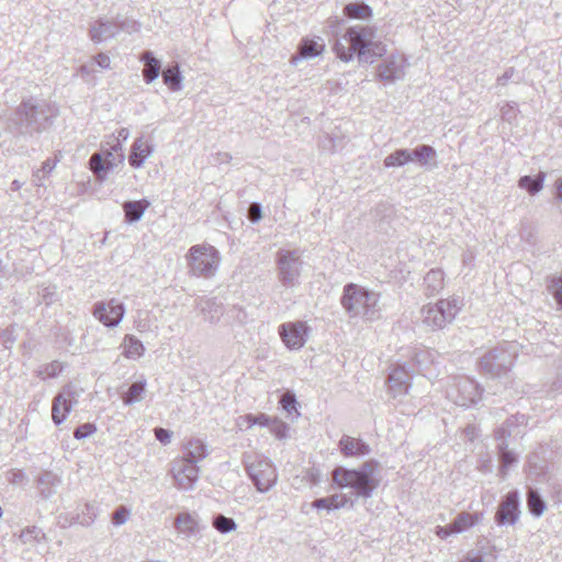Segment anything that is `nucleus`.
Returning a JSON list of instances; mask_svg holds the SVG:
<instances>
[{
  "mask_svg": "<svg viewBox=\"0 0 562 562\" xmlns=\"http://www.w3.org/2000/svg\"><path fill=\"white\" fill-rule=\"evenodd\" d=\"M130 137V131L128 128L126 127H121L119 131H117V144L113 146V150H119L121 149V142H125L127 140V138Z\"/></svg>",
  "mask_w": 562,
  "mask_h": 562,
  "instance_id": "56",
  "label": "nucleus"
},
{
  "mask_svg": "<svg viewBox=\"0 0 562 562\" xmlns=\"http://www.w3.org/2000/svg\"><path fill=\"white\" fill-rule=\"evenodd\" d=\"M557 198L562 201V178L555 181Z\"/></svg>",
  "mask_w": 562,
  "mask_h": 562,
  "instance_id": "62",
  "label": "nucleus"
},
{
  "mask_svg": "<svg viewBox=\"0 0 562 562\" xmlns=\"http://www.w3.org/2000/svg\"><path fill=\"white\" fill-rule=\"evenodd\" d=\"M154 153V146L144 136L137 137L131 146V154L128 156L130 165L139 169L144 166L146 159Z\"/></svg>",
  "mask_w": 562,
  "mask_h": 562,
  "instance_id": "19",
  "label": "nucleus"
},
{
  "mask_svg": "<svg viewBox=\"0 0 562 562\" xmlns=\"http://www.w3.org/2000/svg\"><path fill=\"white\" fill-rule=\"evenodd\" d=\"M63 370H64V364L57 360H54L49 363L40 366L36 369L35 374L37 378H40L42 380H46L49 378H56L57 375H59L63 372Z\"/></svg>",
  "mask_w": 562,
  "mask_h": 562,
  "instance_id": "41",
  "label": "nucleus"
},
{
  "mask_svg": "<svg viewBox=\"0 0 562 562\" xmlns=\"http://www.w3.org/2000/svg\"><path fill=\"white\" fill-rule=\"evenodd\" d=\"M20 541L29 547H35L45 540V533L36 526L26 527L19 535Z\"/></svg>",
  "mask_w": 562,
  "mask_h": 562,
  "instance_id": "35",
  "label": "nucleus"
},
{
  "mask_svg": "<svg viewBox=\"0 0 562 562\" xmlns=\"http://www.w3.org/2000/svg\"><path fill=\"white\" fill-rule=\"evenodd\" d=\"M425 292L428 296L438 294L443 289V272L431 269L424 278Z\"/></svg>",
  "mask_w": 562,
  "mask_h": 562,
  "instance_id": "30",
  "label": "nucleus"
},
{
  "mask_svg": "<svg viewBox=\"0 0 562 562\" xmlns=\"http://www.w3.org/2000/svg\"><path fill=\"white\" fill-rule=\"evenodd\" d=\"M303 261L301 252L295 250L281 249L277 254L278 277L286 288H294L299 284Z\"/></svg>",
  "mask_w": 562,
  "mask_h": 562,
  "instance_id": "11",
  "label": "nucleus"
},
{
  "mask_svg": "<svg viewBox=\"0 0 562 562\" xmlns=\"http://www.w3.org/2000/svg\"><path fill=\"white\" fill-rule=\"evenodd\" d=\"M378 465L375 460H369L358 469L336 467L331 472V479L339 488H350L351 495L356 498H370L379 486V480L375 477Z\"/></svg>",
  "mask_w": 562,
  "mask_h": 562,
  "instance_id": "2",
  "label": "nucleus"
},
{
  "mask_svg": "<svg viewBox=\"0 0 562 562\" xmlns=\"http://www.w3.org/2000/svg\"><path fill=\"white\" fill-rule=\"evenodd\" d=\"M516 70L514 67L507 68L502 76L497 78V86H506L508 81L514 77Z\"/></svg>",
  "mask_w": 562,
  "mask_h": 562,
  "instance_id": "55",
  "label": "nucleus"
},
{
  "mask_svg": "<svg viewBox=\"0 0 562 562\" xmlns=\"http://www.w3.org/2000/svg\"><path fill=\"white\" fill-rule=\"evenodd\" d=\"M452 533H454V530L452 529L451 524L448 526H437L436 528V535L441 539H446Z\"/></svg>",
  "mask_w": 562,
  "mask_h": 562,
  "instance_id": "58",
  "label": "nucleus"
},
{
  "mask_svg": "<svg viewBox=\"0 0 562 562\" xmlns=\"http://www.w3.org/2000/svg\"><path fill=\"white\" fill-rule=\"evenodd\" d=\"M170 474L178 490L192 491L199 480L200 468L192 461L178 457L170 463Z\"/></svg>",
  "mask_w": 562,
  "mask_h": 562,
  "instance_id": "12",
  "label": "nucleus"
},
{
  "mask_svg": "<svg viewBox=\"0 0 562 562\" xmlns=\"http://www.w3.org/2000/svg\"><path fill=\"white\" fill-rule=\"evenodd\" d=\"M460 562H483V558L479 553L469 552L467 557Z\"/></svg>",
  "mask_w": 562,
  "mask_h": 562,
  "instance_id": "59",
  "label": "nucleus"
},
{
  "mask_svg": "<svg viewBox=\"0 0 562 562\" xmlns=\"http://www.w3.org/2000/svg\"><path fill=\"white\" fill-rule=\"evenodd\" d=\"M124 314V305L115 299L97 302L93 306V316L106 327H116L122 322Z\"/></svg>",
  "mask_w": 562,
  "mask_h": 562,
  "instance_id": "13",
  "label": "nucleus"
},
{
  "mask_svg": "<svg viewBox=\"0 0 562 562\" xmlns=\"http://www.w3.org/2000/svg\"><path fill=\"white\" fill-rule=\"evenodd\" d=\"M123 355L128 359L140 358L145 352L143 342L133 335H126L123 344Z\"/></svg>",
  "mask_w": 562,
  "mask_h": 562,
  "instance_id": "33",
  "label": "nucleus"
},
{
  "mask_svg": "<svg viewBox=\"0 0 562 562\" xmlns=\"http://www.w3.org/2000/svg\"><path fill=\"white\" fill-rule=\"evenodd\" d=\"M149 206L150 202L145 199L138 201H126L123 204L125 221L128 224L138 222Z\"/></svg>",
  "mask_w": 562,
  "mask_h": 562,
  "instance_id": "26",
  "label": "nucleus"
},
{
  "mask_svg": "<svg viewBox=\"0 0 562 562\" xmlns=\"http://www.w3.org/2000/svg\"><path fill=\"white\" fill-rule=\"evenodd\" d=\"M482 516L483 515L481 513L471 514L468 512H462L458 514V516L451 522L454 533H461L473 527L482 519Z\"/></svg>",
  "mask_w": 562,
  "mask_h": 562,
  "instance_id": "32",
  "label": "nucleus"
},
{
  "mask_svg": "<svg viewBox=\"0 0 562 562\" xmlns=\"http://www.w3.org/2000/svg\"><path fill=\"white\" fill-rule=\"evenodd\" d=\"M97 431V427L94 424L86 423L78 426L74 431V437L78 440L88 438Z\"/></svg>",
  "mask_w": 562,
  "mask_h": 562,
  "instance_id": "47",
  "label": "nucleus"
},
{
  "mask_svg": "<svg viewBox=\"0 0 562 562\" xmlns=\"http://www.w3.org/2000/svg\"><path fill=\"white\" fill-rule=\"evenodd\" d=\"M342 61L352 60L357 55L360 63H373L386 53V45L376 41L375 29L368 25L350 26L334 47Z\"/></svg>",
  "mask_w": 562,
  "mask_h": 562,
  "instance_id": "1",
  "label": "nucleus"
},
{
  "mask_svg": "<svg viewBox=\"0 0 562 562\" xmlns=\"http://www.w3.org/2000/svg\"><path fill=\"white\" fill-rule=\"evenodd\" d=\"M282 407L286 411V412H291L292 409H295V405H296V398H295V395L293 393H290V392H286L284 393L282 396H281V401H280Z\"/></svg>",
  "mask_w": 562,
  "mask_h": 562,
  "instance_id": "50",
  "label": "nucleus"
},
{
  "mask_svg": "<svg viewBox=\"0 0 562 562\" xmlns=\"http://www.w3.org/2000/svg\"><path fill=\"white\" fill-rule=\"evenodd\" d=\"M552 387L554 391L562 392V381L558 379L557 381L553 382Z\"/></svg>",
  "mask_w": 562,
  "mask_h": 562,
  "instance_id": "64",
  "label": "nucleus"
},
{
  "mask_svg": "<svg viewBox=\"0 0 562 562\" xmlns=\"http://www.w3.org/2000/svg\"><path fill=\"white\" fill-rule=\"evenodd\" d=\"M516 347L512 344L502 345L487 351L480 359V369L491 376L505 375L514 366Z\"/></svg>",
  "mask_w": 562,
  "mask_h": 562,
  "instance_id": "7",
  "label": "nucleus"
},
{
  "mask_svg": "<svg viewBox=\"0 0 562 562\" xmlns=\"http://www.w3.org/2000/svg\"><path fill=\"white\" fill-rule=\"evenodd\" d=\"M519 517V495L517 491L508 492L495 514L497 525H515Z\"/></svg>",
  "mask_w": 562,
  "mask_h": 562,
  "instance_id": "16",
  "label": "nucleus"
},
{
  "mask_svg": "<svg viewBox=\"0 0 562 562\" xmlns=\"http://www.w3.org/2000/svg\"><path fill=\"white\" fill-rule=\"evenodd\" d=\"M56 167V162L54 160H50V159H46L44 162H43V166H42V171L44 173H49L52 172V170ZM40 172L41 170H37L35 173H34V177L36 178V181H37V186H41L42 184V178L40 176Z\"/></svg>",
  "mask_w": 562,
  "mask_h": 562,
  "instance_id": "53",
  "label": "nucleus"
},
{
  "mask_svg": "<svg viewBox=\"0 0 562 562\" xmlns=\"http://www.w3.org/2000/svg\"><path fill=\"white\" fill-rule=\"evenodd\" d=\"M60 483V479L53 472H44L38 477V487L42 497L49 498L54 493V487Z\"/></svg>",
  "mask_w": 562,
  "mask_h": 562,
  "instance_id": "34",
  "label": "nucleus"
},
{
  "mask_svg": "<svg viewBox=\"0 0 562 562\" xmlns=\"http://www.w3.org/2000/svg\"><path fill=\"white\" fill-rule=\"evenodd\" d=\"M243 463L245 470L260 493L270 491L278 481V473L276 467L267 458H259L255 461H250L248 456H244Z\"/></svg>",
  "mask_w": 562,
  "mask_h": 562,
  "instance_id": "8",
  "label": "nucleus"
},
{
  "mask_svg": "<svg viewBox=\"0 0 562 562\" xmlns=\"http://www.w3.org/2000/svg\"><path fill=\"white\" fill-rule=\"evenodd\" d=\"M412 161V154L408 149H397L394 153L387 155L384 158V166L386 168L391 167H402Z\"/></svg>",
  "mask_w": 562,
  "mask_h": 562,
  "instance_id": "39",
  "label": "nucleus"
},
{
  "mask_svg": "<svg viewBox=\"0 0 562 562\" xmlns=\"http://www.w3.org/2000/svg\"><path fill=\"white\" fill-rule=\"evenodd\" d=\"M339 449L345 457H362L371 452L367 442L362 439L344 435L339 440Z\"/></svg>",
  "mask_w": 562,
  "mask_h": 562,
  "instance_id": "21",
  "label": "nucleus"
},
{
  "mask_svg": "<svg viewBox=\"0 0 562 562\" xmlns=\"http://www.w3.org/2000/svg\"><path fill=\"white\" fill-rule=\"evenodd\" d=\"M155 437L156 439L161 442L162 445H168L171 440L172 432L168 429L157 427L155 428Z\"/></svg>",
  "mask_w": 562,
  "mask_h": 562,
  "instance_id": "51",
  "label": "nucleus"
},
{
  "mask_svg": "<svg viewBox=\"0 0 562 562\" xmlns=\"http://www.w3.org/2000/svg\"><path fill=\"white\" fill-rule=\"evenodd\" d=\"M544 177L543 172H540L536 178L524 176L519 179L518 186L530 194H536L542 189Z\"/></svg>",
  "mask_w": 562,
  "mask_h": 562,
  "instance_id": "40",
  "label": "nucleus"
},
{
  "mask_svg": "<svg viewBox=\"0 0 562 562\" xmlns=\"http://www.w3.org/2000/svg\"><path fill=\"white\" fill-rule=\"evenodd\" d=\"M212 525L221 533H228L237 528V524L233 518L217 514L213 517Z\"/></svg>",
  "mask_w": 562,
  "mask_h": 562,
  "instance_id": "45",
  "label": "nucleus"
},
{
  "mask_svg": "<svg viewBox=\"0 0 562 562\" xmlns=\"http://www.w3.org/2000/svg\"><path fill=\"white\" fill-rule=\"evenodd\" d=\"M232 160V156L228 153H216L213 156V164L215 165H222V164H229Z\"/></svg>",
  "mask_w": 562,
  "mask_h": 562,
  "instance_id": "57",
  "label": "nucleus"
},
{
  "mask_svg": "<svg viewBox=\"0 0 562 562\" xmlns=\"http://www.w3.org/2000/svg\"><path fill=\"white\" fill-rule=\"evenodd\" d=\"M139 60L144 64L143 78L146 83L156 80L161 70L160 61L154 56L153 52L145 50L142 53Z\"/></svg>",
  "mask_w": 562,
  "mask_h": 562,
  "instance_id": "25",
  "label": "nucleus"
},
{
  "mask_svg": "<svg viewBox=\"0 0 562 562\" xmlns=\"http://www.w3.org/2000/svg\"><path fill=\"white\" fill-rule=\"evenodd\" d=\"M198 306L210 323L218 322L223 314L222 304L217 303L215 299H201Z\"/></svg>",
  "mask_w": 562,
  "mask_h": 562,
  "instance_id": "29",
  "label": "nucleus"
},
{
  "mask_svg": "<svg viewBox=\"0 0 562 562\" xmlns=\"http://www.w3.org/2000/svg\"><path fill=\"white\" fill-rule=\"evenodd\" d=\"M145 382L136 381L131 384L127 392L123 395L122 400L125 405H132L142 400L145 392Z\"/></svg>",
  "mask_w": 562,
  "mask_h": 562,
  "instance_id": "43",
  "label": "nucleus"
},
{
  "mask_svg": "<svg viewBox=\"0 0 562 562\" xmlns=\"http://www.w3.org/2000/svg\"><path fill=\"white\" fill-rule=\"evenodd\" d=\"M307 333L308 326L301 321L283 323L279 326V335L284 345L291 350H299L305 345Z\"/></svg>",
  "mask_w": 562,
  "mask_h": 562,
  "instance_id": "14",
  "label": "nucleus"
},
{
  "mask_svg": "<svg viewBox=\"0 0 562 562\" xmlns=\"http://www.w3.org/2000/svg\"><path fill=\"white\" fill-rule=\"evenodd\" d=\"M344 13L350 19H367L372 15V9L366 3H349L344 8Z\"/></svg>",
  "mask_w": 562,
  "mask_h": 562,
  "instance_id": "42",
  "label": "nucleus"
},
{
  "mask_svg": "<svg viewBox=\"0 0 562 562\" xmlns=\"http://www.w3.org/2000/svg\"><path fill=\"white\" fill-rule=\"evenodd\" d=\"M93 63H94V66L97 65L98 67H100L102 69L111 68V59L104 53H99L98 55H95L93 58Z\"/></svg>",
  "mask_w": 562,
  "mask_h": 562,
  "instance_id": "52",
  "label": "nucleus"
},
{
  "mask_svg": "<svg viewBox=\"0 0 562 562\" xmlns=\"http://www.w3.org/2000/svg\"><path fill=\"white\" fill-rule=\"evenodd\" d=\"M269 428L276 438L284 439L286 437L288 425L285 423L274 419L271 422Z\"/></svg>",
  "mask_w": 562,
  "mask_h": 562,
  "instance_id": "48",
  "label": "nucleus"
},
{
  "mask_svg": "<svg viewBox=\"0 0 562 562\" xmlns=\"http://www.w3.org/2000/svg\"><path fill=\"white\" fill-rule=\"evenodd\" d=\"M82 393V387L69 382L56 394L52 403V420L56 426L66 420L69 413L79 403Z\"/></svg>",
  "mask_w": 562,
  "mask_h": 562,
  "instance_id": "10",
  "label": "nucleus"
},
{
  "mask_svg": "<svg viewBox=\"0 0 562 562\" xmlns=\"http://www.w3.org/2000/svg\"><path fill=\"white\" fill-rule=\"evenodd\" d=\"M206 456L207 450L204 442L200 439L191 438L183 445L182 456L180 458L188 459L198 465Z\"/></svg>",
  "mask_w": 562,
  "mask_h": 562,
  "instance_id": "24",
  "label": "nucleus"
},
{
  "mask_svg": "<svg viewBox=\"0 0 562 562\" xmlns=\"http://www.w3.org/2000/svg\"><path fill=\"white\" fill-rule=\"evenodd\" d=\"M380 296L378 292L348 283L344 286L340 304L349 317L374 322L381 318Z\"/></svg>",
  "mask_w": 562,
  "mask_h": 562,
  "instance_id": "3",
  "label": "nucleus"
},
{
  "mask_svg": "<svg viewBox=\"0 0 562 562\" xmlns=\"http://www.w3.org/2000/svg\"><path fill=\"white\" fill-rule=\"evenodd\" d=\"M325 44L322 38L318 41L304 38L299 45V55L292 56L291 63L296 65L303 58H312L322 55Z\"/></svg>",
  "mask_w": 562,
  "mask_h": 562,
  "instance_id": "23",
  "label": "nucleus"
},
{
  "mask_svg": "<svg viewBox=\"0 0 562 562\" xmlns=\"http://www.w3.org/2000/svg\"><path fill=\"white\" fill-rule=\"evenodd\" d=\"M24 479H25L24 473L21 471H18V472L13 473L12 483L21 484L24 481Z\"/></svg>",
  "mask_w": 562,
  "mask_h": 562,
  "instance_id": "61",
  "label": "nucleus"
},
{
  "mask_svg": "<svg viewBox=\"0 0 562 562\" xmlns=\"http://www.w3.org/2000/svg\"><path fill=\"white\" fill-rule=\"evenodd\" d=\"M128 517H130V510L124 506H120L113 513L112 522L115 526H121L127 521Z\"/></svg>",
  "mask_w": 562,
  "mask_h": 562,
  "instance_id": "49",
  "label": "nucleus"
},
{
  "mask_svg": "<svg viewBox=\"0 0 562 562\" xmlns=\"http://www.w3.org/2000/svg\"><path fill=\"white\" fill-rule=\"evenodd\" d=\"M412 375L405 366L395 367L387 379L390 392L394 397L402 396L408 392Z\"/></svg>",
  "mask_w": 562,
  "mask_h": 562,
  "instance_id": "18",
  "label": "nucleus"
},
{
  "mask_svg": "<svg viewBox=\"0 0 562 562\" xmlns=\"http://www.w3.org/2000/svg\"><path fill=\"white\" fill-rule=\"evenodd\" d=\"M436 352L427 348H415L412 355V360L417 368L418 372L426 375L427 370L434 364Z\"/></svg>",
  "mask_w": 562,
  "mask_h": 562,
  "instance_id": "28",
  "label": "nucleus"
},
{
  "mask_svg": "<svg viewBox=\"0 0 562 562\" xmlns=\"http://www.w3.org/2000/svg\"><path fill=\"white\" fill-rule=\"evenodd\" d=\"M175 527L187 538L195 536L200 531L196 519L190 513H180L175 519Z\"/></svg>",
  "mask_w": 562,
  "mask_h": 562,
  "instance_id": "27",
  "label": "nucleus"
},
{
  "mask_svg": "<svg viewBox=\"0 0 562 562\" xmlns=\"http://www.w3.org/2000/svg\"><path fill=\"white\" fill-rule=\"evenodd\" d=\"M446 392L447 397L456 405L470 407L481 400L483 390L469 376H454Z\"/></svg>",
  "mask_w": 562,
  "mask_h": 562,
  "instance_id": "9",
  "label": "nucleus"
},
{
  "mask_svg": "<svg viewBox=\"0 0 562 562\" xmlns=\"http://www.w3.org/2000/svg\"><path fill=\"white\" fill-rule=\"evenodd\" d=\"M460 310L461 302L456 297L429 303L420 311L422 323L430 330L443 329L454 321Z\"/></svg>",
  "mask_w": 562,
  "mask_h": 562,
  "instance_id": "5",
  "label": "nucleus"
},
{
  "mask_svg": "<svg viewBox=\"0 0 562 562\" xmlns=\"http://www.w3.org/2000/svg\"><path fill=\"white\" fill-rule=\"evenodd\" d=\"M527 506L529 512L536 517H540L546 510L544 501L538 491L533 488H529L527 493Z\"/></svg>",
  "mask_w": 562,
  "mask_h": 562,
  "instance_id": "38",
  "label": "nucleus"
},
{
  "mask_svg": "<svg viewBox=\"0 0 562 562\" xmlns=\"http://www.w3.org/2000/svg\"><path fill=\"white\" fill-rule=\"evenodd\" d=\"M56 115V110L43 101L26 100L15 110L12 124L20 134L33 135L45 131Z\"/></svg>",
  "mask_w": 562,
  "mask_h": 562,
  "instance_id": "4",
  "label": "nucleus"
},
{
  "mask_svg": "<svg viewBox=\"0 0 562 562\" xmlns=\"http://www.w3.org/2000/svg\"><path fill=\"white\" fill-rule=\"evenodd\" d=\"M99 515V507L95 503H87L77 514V522L81 526H90Z\"/></svg>",
  "mask_w": 562,
  "mask_h": 562,
  "instance_id": "37",
  "label": "nucleus"
},
{
  "mask_svg": "<svg viewBox=\"0 0 562 562\" xmlns=\"http://www.w3.org/2000/svg\"><path fill=\"white\" fill-rule=\"evenodd\" d=\"M248 218L252 223H257L261 218V206L259 203H251L248 210Z\"/></svg>",
  "mask_w": 562,
  "mask_h": 562,
  "instance_id": "54",
  "label": "nucleus"
},
{
  "mask_svg": "<svg viewBox=\"0 0 562 562\" xmlns=\"http://www.w3.org/2000/svg\"><path fill=\"white\" fill-rule=\"evenodd\" d=\"M161 76H162L164 83L166 86H168V88L171 91H179V90H181L183 77H182V74L180 71V67H179V65L177 63L166 67L162 70Z\"/></svg>",
  "mask_w": 562,
  "mask_h": 562,
  "instance_id": "31",
  "label": "nucleus"
},
{
  "mask_svg": "<svg viewBox=\"0 0 562 562\" xmlns=\"http://www.w3.org/2000/svg\"><path fill=\"white\" fill-rule=\"evenodd\" d=\"M355 499L347 494H333L328 497L317 498L312 503L316 509L336 510L344 507H353Z\"/></svg>",
  "mask_w": 562,
  "mask_h": 562,
  "instance_id": "22",
  "label": "nucleus"
},
{
  "mask_svg": "<svg viewBox=\"0 0 562 562\" xmlns=\"http://www.w3.org/2000/svg\"><path fill=\"white\" fill-rule=\"evenodd\" d=\"M113 159V153L110 150L105 151V156L101 153L91 155L89 166L98 181L103 182L106 179V173L114 167Z\"/></svg>",
  "mask_w": 562,
  "mask_h": 562,
  "instance_id": "20",
  "label": "nucleus"
},
{
  "mask_svg": "<svg viewBox=\"0 0 562 562\" xmlns=\"http://www.w3.org/2000/svg\"><path fill=\"white\" fill-rule=\"evenodd\" d=\"M409 151L412 161H417L420 166H427L430 160L436 158V150L430 145H420Z\"/></svg>",
  "mask_w": 562,
  "mask_h": 562,
  "instance_id": "36",
  "label": "nucleus"
},
{
  "mask_svg": "<svg viewBox=\"0 0 562 562\" xmlns=\"http://www.w3.org/2000/svg\"><path fill=\"white\" fill-rule=\"evenodd\" d=\"M23 183L19 180H13L12 183H11V190L12 191H18L22 188Z\"/></svg>",
  "mask_w": 562,
  "mask_h": 562,
  "instance_id": "63",
  "label": "nucleus"
},
{
  "mask_svg": "<svg viewBox=\"0 0 562 562\" xmlns=\"http://www.w3.org/2000/svg\"><path fill=\"white\" fill-rule=\"evenodd\" d=\"M80 71L83 75H89V74L93 72L94 71V63L92 61L90 64H83L80 67Z\"/></svg>",
  "mask_w": 562,
  "mask_h": 562,
  "instance_id": "60",
  "label": "nucleus"
},
{
  "mask_svg": "<svg viewBox=\"0 0 562 562\" xmlns=\"http://www.w3.org/2000/svg\"><path fill=\"white\" fill-rule=\"evenodd\" d=\"M190 273L195 277L212 278L221 261L218 250L209 244L190 247L186 256Z\"/></svg>",
  "mask_w": 562,
  "mask_h": 562,
  "instance_id": "6",
  "label": "nucleus"
},
{
  "mask_svg": "<svg viewBox=\"0 0 562 562\" xmlns=\"http://www.w3.org/2000/svg\"><path fill=\"white\" fill-rule=\"evenodd\" d=\"M240 419L246 422L248 427H252L255 425L269 427L271 424L270 417L267 416L266 414H259V415L247 414V415L241 416Z\"/></svg>",
  "mask_w": 562,
  "mask_h": 562,
  "instance_id": "46",
  "label": "nucleus"
},
{
  "mask_svg": "<svg viewBox=\"0 0 562 562\" xmlns=\"http://www.w3.org/2000/svg\"><path fill=\"white\" fill-rule=\"evenodd\" d=\"M121 29H123V25L117 21L100 18L89 30L90 38L94 43H100L102 41L113 38Z\"/></svg>",
  "mask_w": 562,
  "mask_h": 562,
  "instance_id": "17",
  "label": "nucleus"
},
{
  "mask_svg": "<svg viewBox=\"0 0 562 562\" xmlns=\"http://www.w3.org/2000/svg\"><path fill=\"white\" fill-rule=\"evenodd\" d=\"M498 450H499V461H501L499 471H501L502 476L504 477L506 475L508 468L517 461V458L514 454V452H512L510 450L507 449V445L505 441H502L498 445Z\"/></svg>",
  "mask_w": 562,
  "mask_h": 562,
  "instance_id": "44",
  "label": "nucleus"
},
{
  "mask_svg": "<svg viewBox=\"0 0 562 562\" xmlns=\"http://www.w3.org/2000/svg\"><path fill=\"white\" fill-rule=\"evenodd\" d=\"M406 58L400 54H391L378 66V77L384 82L393 83L404 78Z\"/></svg>",
  "mask_w": 562,
  "mask_h": 562,
  "instance_id": "15",
  "label": "nucleus"
}]
</instances>
